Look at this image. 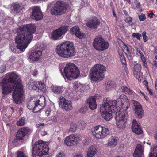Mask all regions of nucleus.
Returning a JSON list of instances; mask_svg holds the SVG:
<instances>
[{"label":"nucleus","instance_id":"1","mask_svg":"<svg viewBox=\"0 0 157 157\" xmlns=\"http://www.w3.org/2000/svg\"><path fill=\"white\" fill-rule=\"evenodd\" d=\"M36 27L33 24H27L20 26L17 30V35L15 39L17 49L23 51L33 38V34L35 32Z\"/></svg>","mask_w":157,"mask_h":157},{"label":"nucleus","instance_id":"2","mask_svg":"<svg viewBox=\"0 0 157 157\" xmlns=\"http://www.w3.org/2000/svg\"><path fill=\"white\" fill-rule=\"evenodd\" d=\"M6 75V80L15 85L12 95L14 102L17 104L21 103V98L24 93L21 79H17L18 75L14 72L7 73Z\"/></svg>","mask_w":157,"mask_h":157},{"label":"nucleus","instance_id":"3","mask_svg":"<svg viewBox=\"0 0 157 157\" xmlns=\"http://www.w3.org/2000/svg\"><path fill=\"white\" fill-rule=\"evenodd\" d=\"M115 101L111 100L109 98H105L104 103L100 107L102 117L106 121L110 120L113 117L111 113H116L120 110V108L116 107Z\"/></svg>","mask_w":157,"mask_h":157},{"label":"nucleus","instance_id":"4","mask_svg":"<svg viewBox=\"0 0 157 157\" xmlns=\"http://www.w3.org/2000/svg\"><path fill=\"white\" fill-rule=\"evenodd\" d=\"M56 51L60 56L68 58L74 56L75 53L74 44L72 42L66 41L58 45Z\"/></svg>","mask_w":157,"mask_h":157},{"label":"nucleus","instance_id":"5","mask_svg":"<svg viewBox=\"0 0 157 157\" xmlns=\"http://www.w3.org/2000/svg\"><path fill=\"white\" fill-rule=\"evenodd\" d=\"M106 70V67L101 64H96L90 70V77L93 81L102 80L104 77V72Z\"/></svg>","mask_w":157,"mask_h":157},{"label":"nucleus","instance_id":"6","mask_svg":"<svg viewBox=\"0 0 157 157\" xmlns=\"http://www.w3.org/2000/svg\"><path fill=\"white\" fill-rule=\"evenodd\" d=\"M49 148L48 145L42 141L36 142L32 149V155L33 157H41L48 154Z\"/></svg>","mask_w":157,"mask_h":157},{"label":"nucleus","instance_id":"7","mask_svg":"<svg viewBox=\"0 0 157 157\" xmlns=\"http://www.w3.org/2000/svg\"><path fill=\"white\" fill-rule=\"evenodd\" d=\"M80 71L77 67L75 64L69 63L66 65L64 69L63 75L64 78L71 80L73 78H77L79 75Z\"/></svg>","mask_w":157,"mask_h":157},{"label":"nucleus","instance_id":"8","mask_svg":"<svg viewBox=\"0 0 157 157\" xmlns=\"http://www.w3.org/2000/svg\"><path fill=\"white\" fill-rule=\"evenodd\" d=\"M115 119L117 127L120 129L124 128L126 126L128 119V115L127 111H118L116 112Z\"/></svg>","mask_w":157,"mask_h":157},{"label":"nucleus","instance_id":"9","mask_svg":"<svg viewBox=\"0 0 157 157\" xmlns=\"http://www.w3.org/2000/svg\"><path fill=\"white\" fill-rule=\"evenodd\" d=\"M67 9L66 4L62 1H59L51 8L50 13L52 15L60 16L65 14Z\"/></svg>","mask_w":157,"mask_h":157},{"label":"nucleus","instance_id":"10","mask_svg":"<svg viewBox=\"0 0 157 157\" xmlns=\"http://www.w3.org/2000/svg\"><path fill=\"white\" fill-rule=\"evenodd\" d=\"M109 44L108 42L105 41L101 36H97L94 40L93 45L96 50L102 51L107 49Z\"/></svg>","mask_w":157,"mask_h":157},{"label":"nucleus","instance_id":"11","mask_svg":"<svg viewBox=\"0 0 157 157\" xmlns=\"http://www.w3.org/2000/svg\"><path fill=\"white\" fill-rule=\"evenodd\" d=\"M109 129L101 125L95 127L92 132L94 136L98 139L104 138L109 134Z\"/></svg>","mask_w":157,"mask_h":157},{"label":"nucleus","instance_id":"12","mask_svg":"<svg viewBox=\"0 0 157 157\" xmlns=\"http://www.w3.org/2000/svg\"><path fill=\"white\" fill-rule=\"evenodd\" d=\"M113 101H116V107L120 108V111H122L121 108H123L127 110L130 106L129 100L128 98L127 97L123 94L121 95L120 96L119 99H118L117 100H112Z\"/></svg>","mask_w":157,"mask_h":157},{"label":"nucleus","instance_id":"13","mask_svg":"<svg viewBox=\"0 0 157 157\" xmlns=\"http://www.w3.org/2000/svg\"><path fill=\"white\" fill-rule=\"evenodd\" d=\"M69 26L66 25H62L55 30L52 33V37L54 40L58 39L61 37L62 35H64L68 31Z\"/></svg>","mask_w":157,"mask_h":157},{"label":"nucleus","instance_id":"14","mask_svg":"<svg viewBox=\"0 0 157 157\" xmlns=\"http://www.w3.org/2000/svg\"><path fill=\"white\" fill-rule=\"evenodd\" d=\"M59 104L62 110L67 112L71 110L73 108L72 102L71 100H67L63 96L59 98Z\"/></svg>","mask_w":157,"mask_h":157},{"label":"nucleus","instance_id":"15","mask_svg":"<svg viewBox=\"0 0 157 157\" xmlns=\"http://www.w3.org/2000/svg\"><path fill=\"white\" fill-rule=\"evenodd\" d=\"M6 78L5 79V81H7L8 83L5 82H2L1 84L2 85V94L5 95L11 93L15 88V84H12L13 83L8 82L6 80Z\"/></svg>","mask_w":157,"mask_h":157},{"label":"nucleus","instance_id":"16","mask_svg":"<svg viewBox=\"0 0 157 157\" xmlns=\"http://www.w3.org/2000/svg\"><path fill=\"white\" fill-rule=\"evenodd\" d=\"M133 109L135 111V115L138 118L140 119L144 115V112L140 104L136 101H134Z\"/></svg>","mask_w":157,"mask_h":157},{"label":"nucleus","instance_id":"17","mask_svg":"<svg viewBox=\"0 0 157 157\" xmlns=\"http://www.w3.org/2000/svg\"><path fill=\"white\" fill-rule=\"evenodd\" d=\"M30 131V129L27 127H24L20 128L17 131L16 135L17 139L22 141L26 136L28 135Z\"/></svg>","mask_w":157,"mask_h":157},{"label":"nucleus","instance_id":"18","mask_svg":"<svg viewBox=\"0 0 157 157\" xmlns=\"http://www.w3.org/2000/svg\"><path fill=\"white\" fill-rule=\"evenodd\" d=\"M100 21L96 17L94 16L88 19L86 24V25L89 28L95 29L100 25Z\"/></svg>","mask_w":157,"mask_h":157},{"label":"nucleus","instance_id":"19","mask_svg":"<svg viewBox=\"0 0 157 157\" xmlns=\"http://www.w3.org/2000/svg\"><path fill=\"white\" fill-rule=\"evenodd\" d=\"M43 16L39 7L35 6L32 8V15L30 16L31 18L36 20H39L43 18Z\"/></svg>","mask_w":157,"mask_h":157},{"label":"nucleus","instance_id":"20","mask_svg":"<svg viewBox=\"0 0 157 157\" xmlns=\"http://www.w3.org/2000/svg\"><path fill=\"white\" fill-rule=\"evenodd\" d=\"M118 42L120 46L123 45L122 49L126 54L128 60H132L133 59V56L131 54L132 47L130 46H127L121 40H119Z\"/></svg>","mask_w":157,"mask_h":157},{"label":"nucleus","instance_id":"21","mask_svg":"<svg viewBox=\"0 0 157 157\" xmlns=\"http://www.w3.org/2000/svg\"><path fill=\"white\" fill-rule=\"evenodd\" d=\"M78 139L74 135H69L64 140V144L67 146L72 147L77 145L78 143Z\"/></svg>","mask_w":157,"mask_h":157},{"label":"nucleus","instance_id":"22","mask_svg":"<svg viewBox=\"0 0 157 157\" xmlns=\"http://www.w3.org/2000/svg\"><path fill=\"white\" fill-rule=\"evenodd\" d=\"M132 129L133 132L137 135H140L143 132L141 126L138 123L136 120H133L132 121Z\"/></svg>","mask_w":157,"mask_h":157},{"label":"nucleus","instance_id":"23","mask_svg":"<svg viewBox=\"0 0 157 157\" xmlns=\"http://www.w3.org/2000/svg\"><path fill=\"white\" fill-rule=\"evenodd\" d=\"M70 32L72 35H75L76 37L79 39H82L85 36L83 33L81 32L80 29L77 26H74L71 28L70 29Z\"/></svg>","mask_w":157,"mask_h":157},{"label":"nucleus","instance_id":"24","mask_svg":"<svg viewBox=\"0 0 157 157\" xmlns=\"http://www.w3.org/2000/svg\"><path fill=\"white\" fill-rule=\"evenodd\" d=\"M46 105V100L44 97L42 96L35 103V107H37V111L41 110L45 107Z\"/></svg>","mask_w":157,"mask_h":157},{"label":"nucleus","instance_id":"25","mask_svg":"<svg viewBox=\"0 0 157 157\" xmlns=\"http://www.w3.org/2000/svg\"><path fill=\"white\" fill-rule=\"evenodd\" d=\"M144 153V148L140 144H138L135 149L133 155V157H141Z\"/></svg>","mask_w":157,"mask_h":157},{"label":"nucleus","instance_id":"26","mask_svg":"<svg viewBox=\"0 0 157 157\" xmlns=\"http://www.w3.org/2000/svg\"><path fill=\"white\" fill-rule=\"evenodd\" d=\"M97 96L89 98L86 101V102L88 104L89 108L91 110H94L97 108V105L96 103V99Z\"/></svg>","mask_w":157,"mask_h":157},{"label":"nucleus","instance_id":"27","mask_svg":"<svg viewBox=\"0 0 157 157\" xmlns=\"http://www.w3.org/2000/svg\"><path fill=\"white\" fill-rule=\"evenodd\" d=\"M142 69V66L140 63H138L135 64L132 70L134 76L136 78L140 77V73Z\"/></svg>","mask_w":157,"mask_h":157},{"label":"nucleus","instance_id":"28","mask_svg":"<svg viewBox=\"0 0 157 157\" xmlns=\"http://www.w3.org/2000/svg\"><path fill=\"white\" fill-rule=\"evenodd\" d=\"M98 150L96 147L91 146L87 151V156L88 157H93L97 152Z\"/></svg>","mask_w":157,"mask_h":157},{"label":"nucleus","instance_id":"29","mask_svg":"<svg viewBox=\"0 0 157 157\" xmlns=\"http://www.w3.org/2000/svg\"><path fill=\"white\" fill-rule=\"evenodd\" d=\"M117 141L118 140L116 137L111 136L108 140L107 144L110 147H114L116 145Z\"/></svg>","mask_w":157,"mask_h":157},{"label":"nucleus","instance_id":"30","mask_svg":"<svg viewBox=\"0 0 157 157\" xmlns=\"http://www.w3.org/2000/svg\"><path fill=\"white\" fill-rule=\"evenodd\" d=\"M63 87L59 86H53L51 87L52 91L55 94H59L62 93L63 92Z\"/></svg>","mask_w":157,"mask_h":157},{"label":"nucleus","instance_id":"31","mask_svg":"<svg viewBox=\"0 0 157 157\" xmlns=\"http://www.w3.org/2000/svg\"><path fill=\"white\" fill-rule=\"evenodd\" d=\"M121 91L122 92L128 95L133 94L134 95L135 92L133 90L128 88L125 86H122L121 87Z\"/></svg>","mask_w":157,"mask_h":157},{"label":"nucleus","instance_id":"32","mask_svg":"<svg viewBox=\"0 0 157 157\" xmlns=\"http://www.w3.org/2000/svg\"><path fill=\"white\" fill-rule=\"evenodd\" d=\"M35 103L36 102H29L27 106V107L30 110H32L34 112L36 113L37 112V110L36 109V111H35V109H38L37 107H35Z\"/></svg>","mask_w":157,"mask_h":157},{"label":"nucleus","instance_id":"33","mask_svg":"<svg viewBox=\"0 0 157 157\" xmlns=\"http://www.w3.org/2000/svg\"><path fill=\"white\" fill-rule=\"evenodd\" d=\"M26 121L25 117H23L20 118L17 122V124L18 126H22L24 125L26 123Z\"/></svg>","mask_w":157,"mask_h":157},{"label":"nucleus","instance_id":"34","mask_svg":"<svg viewBox=\"0 0 157 157\" xmlns=\"http://www.w3.org/2000/svg\"><path fill=\"white\" fill-rule=\"evenodd\" d=\"M69 131L72 132H74L77 128V126L75 123L72 122L70 124Z\"/></svg>","mask_w":157,"mask_h":157},{"label":"nucleus","instance_id":"35","mask_svg":"<svg viewBox=\"0 0 157 157\" xmlns=\"http://www.w3.org/2000/svg\"><path fill=\"white\" fill-rule=\"evenodd\" d=\"M142 48H143L140 49L139 48H137L136 49V54L140 56L141 59L145 58L143 52L141 51V50H142Z\"/></svg>","mask_w":157,"mask_h":157},{"label":"nucleus","instance_id":"36","mask_svg":"<svg viewBox=\"0 0 157 157\" xmlns=\"http://www.w3.org/2000/svg\"><path fill=\"white\" fill-rule=\"evenodd\" d=\"M34 54L36 55V61L38 60L40 57L42 55V53L41 51L40 50L36 51L34 52Z\"/></svg>","mask_w":157,"mask_h":157},{"label":"nucleus","instance_id":"37","mask_svg":"<svg viewBox=\"0 0 157 157\" xmlns=\"http://www.w3.org/2000/svg\"><path fill=\"white\" fill-rule=\"evenodd\" d=\"M21 6L19 4H15L13 6V9L14 12L17 13L20 9Z\"/></svg>","mask_w":157,"mask_h":157},{"label":"nucleus","instance_id":"38","mask_svg":"<svg viewBox=\"0 0 157 157\" xmlns=\"http://www.w3.org/2000/svg\"><path fill=\"white\" fill-rule=\"evenodd\" d=\"M149 155H157V146L155 147L152 149L151 150V152Z\"/></svg>","mask_w":157,"mask_h":157},{"label":"nucleus","instance_id":"39","mask_svg":"<svg viewBox=\"0 0 157 157\" xmlns=\"http://www.w3.org/2000/svg\"><path fill=\"white\" fill-rule=\"evenodd\" d=\"M34 53V52H31L29 56V59L32 61H36V55Z\"/></svg>","mask_w":157,"mask_h":157},{"label":"nucleus","instance_id":"40","mask_svg":"<svg viewBox=\"0 0 157 157\" xmlns=\"http://www.w3.org/2000/svg\"><path fill=\"white\" fill-rule=\"evenodd\" d=\"M132 36L133 38H136L138 40H140L142 35L139 33H133Z\"/></svg>","mask_w":157,"mask_h":157},{"label":"nucleus","instance_id":"41","mask_svg":"<svg viewBox=\"0 0 157 157\" xmlns=\"http://www.w3.org/2000/svg\"><path fill=\"white\" fill-rule=\"evenodd\" d=\"M17 157H27L22 151H18L17 152Z\"/></svg>","mask_w":157,"mask_h":157},{"label":"nucleus","instance_id":"42","mask_svg":"<svg viewBox=\"0 0 157 157\" xmlns=\"http://www.w3.org/2000/svg\"><path fill=\"white\" fill-rule=\"evenodd\" d=\"M144 42H147L148 40V37L147 36L146 33L145 31L143 32L142 34Z\"/></svg>","mask_w":157,"mask_h":157},{"label":"nucleus","instance_id":"43","mask_svg":"<svg viewBox=\"0 0 157 157\" xmlns=\"http://www.w3.org/2000/svg\"><path fill=\"white\" fill-rule=\"evenodd\" d=\"M125 22L127 23L131 24L132 25V18L130 17H128L125 20Z\"/></svg>","mask_w":157,"mask_h":157},{"label":"nucleus","instance_id":"44","mask_svg":"<svg viewBox=\"0 0 157 157\" xmlns=\"http://www.w3.org/2000/svg\"><path fill=\"white\" fill-rule=\"evenodd\" d=\"M139 18L140 21H143L146 19V17L144 14L142 13L139 16Z\"/></svg>","mask_w":157,"mask_h":157},{"label":"nucleus","instance_id":"45","mask_svg":"<svg viewBox=\"0 0 157 157\" xmlns=\"http://www.w3.org/2000/svg\"><path fill=\"white\" fill-rule=\"evenodd\" d=\"M31 88L33 89L34 90H37L38 89V83L37 82H34L33 84L32 85L31 84Z\"/></svg>","mask_w":157,"mask_h":157},{"label":"nucleus","instance_id":"46","mask_svg":"<svg viewBox=\"0 0 157 157\" xmlns=\"http://www.w3.org/2000/svg\"><path fill=\"white\" fill-rule=\"evenodd\" d=\"M141 60L142 62H143V65L144 66V67L146 68H148V65L147 63L146 62V58H144L141 59Z\"/></svg>","mask_w":157,"mask_h":157},{"label":"nucleus","instance_id":"47","mask_svg":"<svg viewBox=\"0 0 157 157\" xmlns=\"http://www.w3.org/2000/svg\"><path fill=\"white\" fill-rule=\"evenodd\" d=\"M134 3L136 8L138 9H140L141 5L140 2L137 0H134Z\"/></svg>","mask_w":157,"mask_h":157},{"label":"nucleus","instance_id":"48","mask_svg":"<svg viewBox=\"0 0 157 157\" xmlns=\"http://www.w3.org/2000/svg\"><path fill=\"white\" fill-rule=\"evenodd\" d=\"M38 89L42 90L43 88L44 84L43 83L41 82H38Z\"/></svg>","mask_w":157,"mask_h":157},{"label":"nucleus","instance_id":"49","mask_svg":"<svg viewBox=\"0 0 157 157\" xmlns=\"http://www.w3.org/2000/svg\"><path fill=\"white\" fill-rule=\"evenodd\" d=\"M120 58V59L121 62V63H122V64H123L124 65L126 64V61L124 56H121V57Z\"/></svg>","mask_w":157,"mask_h":157},{"label":"nucleus","instance_id":"50","mask_svg":"<svg viewBox=\"0 0 157 157\" xmlns=\"http://www.w3.org/2000/svg\"><path fill=\"white\" fill-rule=\"evenodd\" d=\"M45 125L44 123H41L38 124H36V126L38 128H41L44 127Z\"/></svg>","mask_w":157,"mask_h":157},{"label":"nucleus","instance_id":"51","mask_svg":"<svg viewBox=\"0 0 157 157\" xmlns=\"http://www.w3.org/2000/svg\"><path fill=\"white\" fill-rule=\"evenodd\" d=\"M6 70V67L4 66H1L0 68V73H2Z\"/></svg>","mask_w":157,"mask_h":157},{"label":"nucleus","instance_id":"52","mask_svg":"<svg viewBox=\"0 0 157 157\" xmlns=\"http://www.w3.org/2000/svg\"><path fill=\"white\" fill-rule=\"evenodd\" d=\"M60 120V116H56L54 117V120L56 121H58Z\"/></svg>","mask_w":157,"mask_h":157},{"label":"nucleus","instance_id":"53","mask_svg":"<svg viewBox=\"0 0 157 157\" xmlns=\"http://www.w3.org/2000/svg\"><path fill=\"white\" fill-rule=\"evenodd\" d=\"M16 58L14 56H11L9 59V61L10 62H13L15 60Z\"/></svg>","mask_w":157,"mask_h":157},{"label":"nucleus","instance_id":"54","mask_svg":"<svg viewBox=\"0 0 157 157\" xmlns=\"http://www.w3.org/2000/svg\"><path fill=\"white\" fill-rule=\"evenodd\" d=\"M57 157H64L65 156L63 152H61L58 154L57 155Z\"/></svg>","mask_w":157,"mask_h":157},{"label":"nucleus","instance_id":"55","mask_svg":"<svg viewBox=\"0 0 157 157\" xmlns=\"http://www.w3.org/2000/svg\"><path fill=\"white\" fill-rule=\"evenodd\" d=\"M38 74V71L36 70H35L32 72V75L34 76H36Z\"/></svg>","mask_w":157,"mask_h":157},{"label":"nucleus","instance_id":"56","mask_svg":"<svg viewBox=\"0 0 157 157\" xmlns=\"http://www.w3.org/2000/svg\"><path fill=\"white\" fill-rule=\"evenodd\" d=\"M154 14L153 12H151L150 13H149L148 15V16L150 17L151 18H152L153 17V16L154 15Z\"/></svg>","mask_w":157,"mask_h":157},{"label":"nucleus","instance_id":"57","mask_svg":"<svg viewBox=\"0 0 157 157\" xmlns=\"http://www.w3.org/2000/svg\"><path fill=\"white\" fill-rule=\"evenodd\" d=\"M118 53L119 55V57L120 58L121 57V56H124V53L123 52H118Z\"/></svg>","mask_w":157,"mask_h":157},{"label":"nucleus","instance_id":"58","mask_svg":"<svg viewBox=\"0 0 157 157\" xmlns=\"http://www.w3.org/2000/svg\"><path fill=\"white\" fill-rule=\"evenodd\" d=\"M124 13L126 15L128 16V13L125 10H123Z\"/></svg>","mask_w":157,"mask_h":157},{"label":"nucleus","instance_id":"59","mask_svg":"<svg viewBox=\"0 0 157 157\" xmlns=\"http://www.w3.org/2000/svg\"><path fill=\"white\" fill-rule=\"evenodd\" d=\"M153 65L155 67H157V61L155 60L153 61Z\"/></svg>","mask_w":157,"mask_h":157},{"label":"nucleus","instance_id":"60","mask_svg":"<svg viewBox=\"0 0 157 157\" xmlns=\"http://www.w3.org/2000/svg\"><path fill=\"white\" fill-rule=\"evenodd\" d=\"M124 69L126 73L127 74H128V68L126 67H124Z\"/></svg>","mask_w":157,"mask_h":157},{"label":"nucleus","instance_id":"61","mask_svg":"<svg viewBox=\"0 0 157 157\" xmlns=\"http://www.w3.org/2000/svg\"><path fill=\"white\" fill-rule=\"evenodd\" d=\"M146 88L147 90L148 91L150 89H149V88L148 86V83L147 82H146Z\"/></svg>","mask_w":157,"mask_h":157},{"label":"nucleus","instance_id":"62","mask_svg":"<svg viewBox=\"0 0 157 157\" xmlns=\"http://www.w3.org/2000/svg\"><path fill=\"white\" fill-rule=\"evenodd\" d=\"M113 16L114 17L116 18H117V16L116 13L115 12V11L114 10H113Z\"/></svg>","mask_w":157,"mask_h":157},{"label":"nucleus","instance_id":"63","mask_svg":"<svg viewBox=\"0 0 157 157\" xmlns=\"http://www.w3.org/2000/svg\"><path fill=\"white\" fill-rule=\"evenodd\" d=\"M148 91H149L150 95H152L153 94V93L151 90L150 89Z\"/></svg>","mask_w":157,"mask_h":157},{"label":"nucleus","instance_id":"64","mask_svg":"<svg viewBox=\"0 0 157 157\" xmlns=\"http://www.w3.org/2000/svg\"><path fill=\"white\" fill-rule=\"evenodd\" d=\"M149 157H157V155H149Z\"/></svg>","mask_w":157,"mask_h":157}]
</instances>
